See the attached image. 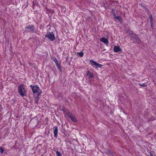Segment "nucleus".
Instances as JSON below:
<instances>
[{"label": "nucleus", "mask_w": 156, "mask_h": 156, "mask_svg": "<svg viewBox=\"0 0 156 156\" xmlns=\"http://www.w3.org/2000/svg\"><path fill=\"white\" fill-rule=\"evenodd\" d=\"M24 87V85L22 84L18 88L19 93L22 96H24L26 95V91Z\"/></svg>", "instance_id": "f257e3e1"}, {"label": "nucleus", "mask_w": 156, "mask_h": 156, "mask_svg": "<svg viewBox=\"0 0 156 156\" xmlns=\"http://www.w3.org/2000/svg\"><path fill=\"white\" fill-rule=\"evenodd\" d=\"M90 65L95 69L98 68H101L103 66L102 64L97 63L93 60H90Z\"/></svg>", "instance_id": "f03ea898"}, {"label": "nucleus", "mask_w": 156, "mask_h": 156, "mask_svg": "<svg viewBox=\"0 0 156 156\" xmlns=\"http://www.w3.org/2000/svg\"><path fill=\"white\" fill-rule=\"evenodd\" d=\"M46 36L51 41H54L55 39L54 34L52 32L48 33L46 35Z\"/></svg>", "instance_id": "7ed1b4c3"}, {"label": "nucleus", "mask_w": 156, "mask_h": 156, "mask_svg": "<svg viewBox=\"0 0 156 156\" xmlns=\"http://www.w3.org/2000/svg\"><path fill=\"white\" fill-rule=\"evenodd\" d=\"M30 87L32 89V90L33 93L34 94L38 93H40L39 88L37 86H33L32 85L30 86Z\"/></svg>", "instance_id": "20e7f679"}, {"label": "nucleus", "mask_w": 156, "mask_h": 156, "mask_svg": "<svg viewBox=\"0 0 156 156\" xmlns=\"http://www.w3.org/2000/svg\"><path fill=\"white\" fill-rule=\"evenodd\" d=\"M25 29L26 33L28 32H32L34 31V27L33 25H29Z\"/></svg>", "instance_id": "39448f33"}, {"label": "nucleus", "mask_w": 156, "mask_h": 156, "mask_svg": "<svg viewBox=\"0 0 156 156\" xmlns=\"http://www.w3.org/2000/svg\"><path fill=\"white\" fill-rule=\"evenodd\" d=\"M67 115L73 122H76L77 121V120L75 117L72 115L70 112H68L67 113Z\"/></svg>", "instance_id": "423d86ee"}, {"label": "nucleus", "mask_w": 156, "mask_h": 156, "mask_svg": "<svg viewBox=\"0 0 156 156\" xmlns=\"http://www.w3.org/2000/svg\"><path fill=\"white\" fill-rule=\"evenodd\" d=\"M41 93V91L40 93H38L34 94V96L35 98V102L37 104L38 103V100L40 98L39 95Z\"/></svg>", "instance_id": "0eeeda50"}, {"label": "nucleus", "mask_w": 156, "mask_h": 156, "mask_svg": "<svg viewBox=\"0 0 156 156\" xmlns=\"http://www.w3.org/2000/svg\"><path fill=\"white\" fill-rule=\"evenodd\" d=\"M113 50L114 52H117L120 51H121L122 50L120 48L119 46L115 45L114 47Z\"/></svg>", "instance_id": "6e6552de"}, {"label": "nucleus", "mask_w": 156, "mask_h": 156, "mask_svg": "<svg viewBox=\"0 0 156 156\" xmlns=\"http://www.w3.org/2000/svg\"><path fill=\"white\" fill-rule=\"evenodd\" d=\"M58 132V129L57 126H55L53 129V133L55 137L56 138L57 136V134Z\"/></svg>", "instance_id": "1a4fd4ad"}, {"label": "nucleus", "mask_w": 156, "mask_h": 156, "mask_svg": "<svg viewBox=\"0 0 156 156\" xmlns=\"http://www.w3.org/2000/svg\"><path fill=\"white\" fill-rule=\"evenodd\" d=\"M131 36L132 37H133L136 40L135 42L136 43H139L140 42V41L139 38L136 35L132 33L131 34Z\"/></svg>", "instance_id": "9d476101"}, {"label": "nucleus", "mask_w": 156, "mask_h": 156, "mask_svg": "<svg viewBox=\"0 0 156 156\" xmlns=\"http://www.w3.org/2000/svg\"><path fill=\"white\" fill-rule=\"evenodd\" d=\"M100 41L104 43L105 44L108 45V40L105 38L102 37L100 39Z\"/></svg>", "instance_id": "9b49d317"}, {"label": "nucleus", "mask_w": 156, "mask_h": 156, "mask_svg": "<svg viewBox=\"0 0 156 156\" xmlns=\"http://www.w3.org/2000/svg\"><path fill=\"white\" fill-rule=\"evenodd\" d=\"M87 75L89 76V78H92L93 77V74L92 73L88 71L87 73Z\"/></svg>", "instance_id": "f8f14e48"}, {"label": "nucleus", "mask_w": 156, "mask_h": 156, "mask_svg": "<svg viewBox=\"0 0 156 156\" xmlns=\"http://www.w3.org/2000/svg\"><path fill=\"white\" fill-rule=\"evenodd\" d=\"M2 1L5 2V3L4 4H6L8 5H10L12 3V0H2Z\"/></svg>", "instance_id": "ddd939ff"}, {"label": "nucleus", "mask_w": 156, "mask_h": 156, "mask_svg": "<svg viewBox=\"0 0 156 156\" xmlns=\"http://www.w3.org/2000/svg\"><path fill=\"white\" fill-rule=\"evenodd\" d=\"M114 17L116 19L118 20L120 22H122V20L121 17L120 16H117L116 15Z\"/></svg>", "instance_id": "4468645a"}, {"label": "nucleus", "mask_w": 156, "mask_h": 156, "mask_svg": "<svg viewBox=\"0 0 156 156\" xmlns=\"http://www.w3.org/2000/svg\"><path fill=\"white\" fill-rule=\"evenodd\" d=\"M53 59L54 62H55L56 65L59 64L55 58H54Z\"/></svg>", "instance_id": "2eb2a0df"}, {"label": "nucleus", "mask_w": 156, "mask_h": 156, "mask_svg": "<svg viewBox=\"0 0 156 156\" xmlns=\"http://www.w3.org/2000/svg\"><path fill=\"white\" fill-rule=\"evenodd\" d=\"M0 152L2 154L3 153H6V152L5 151H4V150L1 147H0Z\"/></svg>", "instance_id": "dca6fc26"}, {"label": "nucleus", "mask_w": 156, "mask_h": 156, "mask_svg": "<svg viewBox=\"0 0 156 156\" xmlns=\"http://www.w3.org/2000/svg\"><path fill=\"white\" fill-rule=\"evenodd\" d=\"M77 54L80 57H82L83 55V53L82 52H79Z\"/></svg>", "instance_id": "f3484780"}, {"label": "nucleus", "mask_w": 156, "mask_h": 156, "mask_svg": "<svg viewBox=\"0 0 156 156\" xmlns=\"http://www.w3.org/2000/svg\"><path fill=\"white\" fill-rule=\"evenodd\" d=\"M56 154L57 156H62V154L60 152L58 151H57L56 152Z\"/></svg>", "instance_id": "a211bd4d"}, {"label": "nucleus", "mask_w": 156, "mask_h": 156, "mask_svg": "<svg viewBox=\"0 0 156 156\" xmlns=\"http://www.w3.org/2000/svg\"><path fill=\"white\" fill-rule=\"evenodd\" d=\"M112 11L114 17L116 15L115 13L114 10L113 9H112Z\"/></svg>", "instance_id": "6ab92c4d"}, {"label": "nucleus", "mask_w": 156, "mask_h": 156, "mask_svg": "<svg viewBox=\"0 0 156 156\" xmlns=\"http://www.w3.org/2000/svg\"><path fill=\"white\" fill-rule=\"evenodd\" d=\"M150 20L151 24V23H152L153 18L152 16L151 15L150 16Z\"/></svg>", "instance_id": "aec40b11"}, {"label": "nucleus", "mask_w": 156, "mask_h": 156, "mask_svg": "<svg viewBox=\"0 0 156 156\" xmlns=\"http://www.w3.org/2000/svg\"><path fill=\"white\" fill-rule=\"evenodd\" d=\"M56 66H57L58 69H59L60 70H61V65L60 63L56 65Z\"/></svg>", "instance_id": "412c9836"}, {"label": "nucleus", "mask_w": 156, "mask_h": 156, "mask_svg": "<svg viewBox=\"0 0 156 156\" xmlns=\"http://www.w3.org/2000/svg\"><path fill=\"white\" fill-rule=\"evenodd\" d=\"M140 86L142 87H145L146 86V85L144 83H142L139 84Z\"/></svg>", "instance_id": "4be33fe9"}, {"label": "nucleus", "mask_w": 156, "mask_h": 156, "mask_svg": "<svg viewBox=\"0 0 156 156\" xmlns=\"http://www.w3.org/2000/svg\"><path fill=\"white\" fill-rule=\"evenodd\" d=\"M151 27L152 29H153V27L152 26V23H151Z\"/></svg>", "instance_id": "5701e85b"}, {"label": "nucleus", "mask_w": 156, "mask_h": 156, "mask_svg": "<svg viewBox=\"0 0 156 156\" xmlns=\"http://www.w3.org/2000/svg\"><path fill=\"white\" fill-rule=\"evenodd\" d=\"M151 156H152L151 155Z\"/></svg>", "instance_id": "b1692460"}]
</instances>
